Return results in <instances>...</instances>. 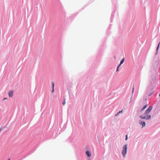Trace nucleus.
<instances>
[{
	"mask_svg": "<svg viewBox=\"0 0 160 160\" xmlns=\"http://www.w3.org/2000/svg\"><path fill=\"white\" fill-rule=\"evenodd\" d=\"M140 118L142 119H149L151 118V115L148 113H146V112L144 113V115H141L140 116Z\"/></svg>",
	"mask_w": 160,
	"mask_h": 160,
	"instance_id": "1",
	"label": "nucleus"
},
{
	"mask_svg": "<svg viewBox=\"0 0 160 160\" xmlns=\"http://www.w3.org/2000/svg\"><path fill=\"white\" fill-rule=\"evenodd\" d=\"M127 145H125L123 146L122 153L124 157H125V155L127 153Z\"/></svg>",
	"mask_w": 160,
	"mask_h": 160,
	"instance_id": "2",
	"label": "nucleus"
},
{
	"mask_svg": "<svg viewBox=\"0 0 160 160\" xmlns=\"http://www.w3.org/2000/svg\"><path fill=\"white\" fill-rule=\"evenodd\" d=\"M152 106H149L148 109H147L145 111L146 112V113H149L151 111L152 109Z\"/></svg>",
	"mask_w": 160,
	"mask_h": 160,
	"instance_id": "3",
	"label": "nucleus"
},
{
	"mask_svg": "<svg viewBox=\"0 0 160 160\" xmlns=\"http://www.w3.org/2000/svg\"><path fill=\"white\" fill-rule=\"evenodd\" d=\"M8 95L9 97H11L13 95V92L12 91H9L8 92Z\"/></svg>",
	"mask_w": 160,
	"mask_h": 160,
	"instance_id": "4",
	"label": "nucleus"
},
{
	"mask_svg": "<svg viewBox=\"0 0 160 160\" xmlns=\"http://www.w3.org/2000/svg\"><path fill=\"white\" fill-rule=\"evenodd\" d=\"M86 153L88 157H90L91 156V153L89 151H87L86 152Z\"/></svg>",
	"mask_w": 160,
	"mask_h": 160,
	"instance_id": "5",
	"label": "nucleus"
},
{
	"mask_svg": "<svg viewBox=\"0 0 160 160\" xmlns=\"http://www.w3.org/2000/svg\"><path fill=\"white\" fill-rule=\"evenodd\" d=\"M139 123L140 124L142 125V127H143L145 126L146 123L145 122H139Z\"/></svg>",
	"mask_w": 160,
	"mask_h": 160,
	"instance_id": "6",
	"label": "nucleus"
},
{
	"mask_svg": "<svg viewBox=\"0 0 160 160\" xmlns=\"http://www.w3.org/2000/svg\"><path fill=\"white\" fill-rule=\"evenodd\" d=\"M148 106V104H146L145 105H144L143 107L142 108L141 110L140 111H142L144 109H145Z\"/></svg>",
	"mask_w": 160,
	"mask_h": 160,
	"instance_id": "7",
	"label": "nucleus"
},
{
	"mask_svg": "<svg viewBox=\"0 0 160 160\" xmlns=\"http://www.w3.org/2000/svg\"><path fill=\"white\" fill-rule=\"evenodd\" d=\"M124 60H125L124 58H123L120 62V63L121 64H122L124 62Z\"/></svg>",
	"mask_w": 160,
	"mask_h": 160,
	"instance_id": "8",
	"label": "nucleus"
},
{
	"mask_svg": "<svg viewBox=\"0 0 160 160\" xmlns=\"http://www.w3.org/2000/svg\"><path fill=\"white\" fill-rule=\"evenodd\" d=\"M54 82H52V88H54Z\"/></svg>",
	"mask_w": 160,
	"mask_h": 160,
	"instance_id": "9",
	"label": "nucleus"
},
{
	"mask_svg": "<svg viewBox=\"0 0 160 160\" xmlns=\"http://www.w3.org/2000/svg\"><path fill=\"white\" fill-rule=\"evenodd\" d=\"M122 112V110L121 111H119V112H118L116 114V116L117 115H118L119 113H121V112Z\"/></svg>",
	"mask_w": 160,
	"mask_h": 160,
	"instance_id": "10",
	"label": "nucleus"
},
{
	"mask_svg": "<svg viewBox=\"0 0 160 160\" xmlns=\"http://www.w3.org/2000/svg\"><path fill=\"white\" fill-rule=\"evenodd\" d=\"M160 44V42L158 44V46L157 48V51H158V48H159V46Z\"/></svg>",
	"mask_w": 160,
	"mask_h": 160,
	"instance_id": "11",
	"label": "nucleus"
},
{
	"mask_svg": "<svg viewBox=\"0 0 160 160\" xmlns=\"http://www.w3.org/2000/svg\"><path fill=\"white\" fill-rule=\"evenodd\" d=\"M54 88H52V92L53 93V92H54Z\"/></svg>",
	"mask_w": 160,
	"mask_h": 160,
	"instance_id": "12",
	"label": "nucleus"
},
{
	"mask_svg": "<svg viewBox=\"0 0 160 160\" xmlns=\"http://www.w3.org/2000/svg\"><path fill=\"white\" fill-rule=\"evenodd\" d=\"M126 139H125V140H127L128 139V136H127V135H126Z\"/></svg>",
	"mask_w": 160,
	"mask_h": 160,
	"instance_id": "13",
	"label": "nucleus"
},
{
	"mask_svg": "<svg viewBox=\"0 0 160 160\" xmlns=\"http://www.w3.org/2000/svg\"><path fill=\"white\" fill-rule=\"evenodd\" d=\"M65 102L64 101V102H62V104L63 105H64L65 104Z\"/></svg>",
	"mask_w": 160,
	"mask_h": 160,
	"instance_id": "14",
	"label": "nucleus"
},
{
	"mask_svg": "<svg viewBox=\"0 0 160 160\" xmlns=\"http://www.w3.org/2000/svg\"><path fill=\"white\" fill-rule=\"evenodd\" d=\"M121 65V64L120 63V64L118 66V68H119V67Z\"/></svg>",
	"mask_w": 160,
	"mask_h": 160,
	"instance_id": "15",
	"label": "nucleus"
},
{
	"mask_svg": "<svg viewBox=\"0 0 160 160\" xmlns=\"http://www.w3.org/2000/svg\"><path fill=\"white\" fill-rule=\"evenodd\" d=\"M118 68V67H117V70H116V71H117V72H118V68Z\"/></svg>",
	"mask_w": 160,
	"mask_h": 160,
	"instance_id": "16",
	"label": "nucleus"
},
{
	"mask_svg": "<svg viewBox=\"0 0 160 160\" xmlns=\"http://www.w3.org/2000/svg\"><path fill=\"white\" fill-rule=\"evenodd\" d=\"M134 86H133V90H132V92H134Z\"/></svg>",
	"mask_w": 160,
	"mask_h": 160,
	"instance_id": "17",
	"label": "nucleus"
},
{
	"mask_svg": "<svg viewBox=\"0 0 160 160\" xmlns=\"http://www.w3.org/2000/svg\"><path fill=\"white\" fill-rule=\"evenodd\" d=\"M7 99V98H4L3 99V100H5V99Z\"/></svg>",
	"mask_w": 160,
	"mask_h": 160,
	"instance_id": "18",
	"label": "nucleus"
}]
</instances>
